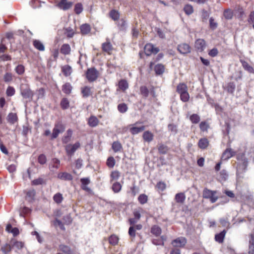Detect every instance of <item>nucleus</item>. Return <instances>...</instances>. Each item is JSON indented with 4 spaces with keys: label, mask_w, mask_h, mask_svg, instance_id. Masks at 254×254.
<instances>
[{
    "label": "nucleus",
    "mask_w": 254,
    "mask_h": 254,
    "mask_svg": "<svg viewBox=\"0 0 254 254\" xmlns=\"http://www.w3.org/2000/svg\"><path fill=\"white\" fill-rule=\"evenodd\" d=\"M54 50L53 56L55 59L58 57L59 50L61 53H64V32L63 30H59L58 31L57 36L56 37L54 42Z\"/></svg>",
    "instance_id": "1"
},
{
    "label": "nucleus",
    "mask_w": 254,
    "mask_h": 254,
    "mask_svg": "<svg viewBox=\"0 0 254 254\" xmlns=\"http://www.w3.org/2000/svg\"><path fill=\"white\" fill-rule=\"evenodd\" d=\"M80 143L77 141L74 144L69 143L65 146L66 153L69 160L71 159L75 152L80 148Z\"/></svg>",
    "instance_id": "2"
},
{
    "label": "nucleus",
    "mask_w": 254,
    "mask_h": 254,
    "mask_svg": "<svg viewBox=\"0 0 254 254\" xmlns=\"http://www.w3.org/2000/svg\"><path fill=\"white\" fill-rule=\"evenodd\" d=\"M216 193V191L205 188L202 192V196L204 198L210 199L211 203H214L218 198V197L215 195Z\"/></svg>",
    "instance_id": "3"
},
{
    "label": "nucleus",
    "mask_w": 254,
    "mask_h": 254,
    "mask_svg": "<svg viewBox=\"0 0 254 254\" xmlns=\"http://www.w3.org/2000/svg\"><path fill=\"white\" fill-rule=\"evenodd\" d=\"M20 93L24 98L30 99L32 98L33 94L30 89L29 86L27 84H21L20 85Z\"/></svg>",
    "instance_id": "4"
},
{
    "label": "nucleus",
    "mask_w": 254,
    "mask_h": 254,
    "mask_svg": "<svg viewBox=\"0 0 254 254\" xmlns=\"http://www.w3.org/2000/svg\"><path fill=\"white\" fill-rule=\"evenodd\" d=\"M86 78L89 82L95 81L98 77L99 72L94 67L88 68L86 72Z\"/></svg>",
    "instance_id": "5"
},
{
    "label": "nucleus",
    "mask_w": 254,
    "mask_h": 254,
    "mask_svg": "<svg viewBox=\"0 0 254 254\" xmlns=\"http://www.w3.org/2000/svg\"><path fill=\"white\" fill-rule=\"evenodd\" d=\"M144 53L147 56H150L151 54H157L159 51V49L157 47H155L151 44H147L144 47Z\"/></svg>",
    "instance_id": "6"
},
{
    "label": "nucleus",
    "mask_w": 254,
    "mask_h": 254,
    "mask_svg": "<svg viewBox=\"0 0 254 254\" xmlns=\"http://www.w3.org/2000/svg\"><path fill=\"white\" fill-rule=\"evenodd\" d=\"M63 125L62 123H57L53 130V133L51 136V139H54L57 138L60 132L63 130Z\"/></svg>",
    "instance_id": "7"
},
{
    "label": "nucleus",
    "mask_w": 254,
    "mask_h": 254,
    "mask_svg": "<svg viewBox=\"0 0 254 254\" xmlns=\"http://www.w3.org/2000/svg\"><path fill=\"white\" fill-rule=\"evenodd\" d=\"M177 49L182 54H187L190 52V46L186 43H183L179 45L178 46Z\"/></svg>",
    "instance_id": "8"
},
{
    "label": "nucleus",
    "mask_w": 254,
    "mask_h": 254,
    "mask_svg": "<svg viewBox=\"0 0 254 254\" xmlns=\"http://www.w3.org/2000/svg\"><path fill=\"white\" fill-rule=\"evenodd\" d=\"M138 124V122H136L135 124L132 125V127L129 128V131L132 134H136L139 132L143 131L145 127L144 126H142L139 127H136V126Z\"/></svg>",
    "instance_id": "9"
},
{
    "label": "nucleus",
    "mask_w": 254,
    "mask_h": 254,
    "mask_svg": "<svg viewBox=\"0 0 254 254\" xmlns=\"http://www.w3.org/2000/svg\"><path fill=\"white\" fill-rule=\"evenodd\" d=\"M186 243L187 241L185 238L180 237L173 240L172 244L174 247H182L186 245Z\"/></svg>",
    "instance_id": "10"
},
{
    "label": "nucleus",
    "mask_w": 254,
    "mask_h": 254,
    "mask_svg": "<svg viewBox=\"0 0 254 254\" xmlns=\"http://www.w3.org/2000/svg\"><path fill=\"white\" fill-rule=\"evenodd\" d=\"M76 26L75 23L73 22V24L67 28L64 31V35H66L68 38H71L73 37L75 33Z\"/></svg>",
    "instance_id": "11"
},
{
    "label": "nucleus",
    "mask_w": 254,
    "mask_h": 254,
    "mask_svg": "<svg viewBox=\"0 0 254 254\" xmlns=\"http://www.w3.org/2000/svg\"><path fill=\"white\" fill-rule=\"evenodd\" d=\"M195 47L198 52H202L205 48V41L201 39H197L195 43Z\"/></svg>",
    "instance_id": "12"
},
{
    "label": "nucleus",
    "mask_w": 254,
    "mask_h": 254,
    "mask_svg": "<svg viewBox=\"0 0 254 254\" xmlns=\"http://www.w3.org/2000/svg\"><path fill=\"white\" fill-rule=\"evenodd\" d=\"M56 217L59 216V211L57 212L55 214ZM52 225L58 229L59 228L61 230H64V224L62 221L58 219V217H56L55 220L52 221Z\"/></svg>",
    "instance_id": "13"
},
{
    "label": "nucleus",
    "mask_w": 254,
    "mask_h": 254,
    "mask_svg": "<svg viewBox=\"0 0 254 254\" xmlns=\"http://www.w3.org/2000/svg\"><path fill=\"white\" fill-rule=\"evenodd\" d=\"M235 152L231 148H227L223 152L221 159L224 160H227L234 155Z\"/></svg>",
    "instance_id": "14"
},
{
    "label": "nucleus",
    "mask_w": 254,
    "mask_h": 254,
    "mask_svg": "<svg viewBox=\"0 0 254 254\" xmlns=\"http://www.w3.org/2000/svg\"><path fill=\"white\" fill-rule=\"evenodd\" d=\"M142 137L145 141L150 142L153 140L154 135L151 132L147 130L144 132Z\"/></svg>",
    "instance_id": "15"
},
{
    "label": "nucleus",
    "mask_w": 254,
    "mask_h": 254,
    "mask_svg": "<svg viewBox=\"0 0 254 254\" xmlns=\"http://www.w3.org/2000/svg\"><path fill=\"white\" fill-rule=\"evenodd\" d=\"M33 45L34 47L39 51H44L45 50V46L44 44L38 40H33Z\"/></svg>",
    "instance_id": "16"
},
{
    "label": "nucleus",
    "mask_w": 254,
    "mask_h": 254,
    "mask_svg": "<svg viewBox=\"0 0 254 254\" xmlns=\"http://www.w3.org/2000/svg\"><path fill=\"white\" fill-rule=\"evenodd\" d=\"M175 199L177 203H183L186 199V196L184 193L180 192L176 194Z\"/></svg>",
    "instance_id": "17"
},
{
    "label": "nucleus",
    "mask_w": 254,
    "mask_h": 254,
    "mask_svg": "<svg viewBox=\"0 0 254 254\" xmlns=\"http://www.w3.org/2000/svg\"><path fill=\"white\" fill-rule=\"evenodd\" d=\"M248 253L249 254H254V234L251 235Z\"/></svg>",
    "instance_id": "18"
},
{
    "label": "nucleus",
    "mask_w": 254,
    "mask_h": 254,
    "mask_svg": "<svg viewBox=\"0 0 254 254\" xmlns=\"http://www.w3.org/2000/svg\"><path fill=\"white\" fill-rule=\"evenodd\" d=\"M12 249V247L9 244L6 243L1 246L0 251L3 254H7Z\"/></svg>",
    "instance_id": "19"
},
{
    "label": "nucleus",
    "mask_w": 254,
    "mask_h": 254,
    "mask_svg": "<svg viewBox=\"0 0 254 254\" xmlns=\"http://www.w3.org/2000/svg\"><path fill=\"white\" fill-rule=\"evenodd\" d=\"M241 63L243 68L250 73H254V69L247 62L241 61Z\"/></svg>",
    "instance_id": "20"
},
{
    "label": "nucleus",
    "mask_w": 254,
    "mask_h": 254,
    "mask_svg": "<svg viewBox=\"0 0 254 254\" xmlns=\"http://www.w3.org/2000/svg\"><path fill=\"white\" fill-rule=\"evenodd\" d=\"M177 92L180 94L188 91L187 86L184 83L179 84L177 88Z\"/></svg>",
    "instance_id": "21"
},
{
    "label": "nucleus",
    "mask_w": 254,
    "mask_h": 254,
    "mask_svg": "<svg viewBox=\"0 0 254 254\" xmlns=\"http://www.w3.org/2000/svg\"><path fill=\"white\" fill-rule=\"evenodd\" d=\"M208 143L209 142L207 139L205 138H201L199 140L198 146L201 149H205L208 146Z\"/></svg>",
    "instance_id": "22"
},
{
    "label": "nucleus",
    "mask_w": 254,
    "mask_h": 254,
    "mask_svg": "<svg viewBox=\"0 0 254 254\" xmlns=\"http://www.w3.org/2000/svg\"><path fill=\"white\" fill-rule=\"evenodd\" d=\"M158 149L160 154H165L168 152L169 148L167 146L161 143L158 144Z\"/></svg>",
    "instance_id": "23"
},
{
    "label": "nucleus",
    "mask_w": 254,
    "mask_h": 254,
    "mask_svg": "<svg viewBox=\"0 0 254 254\" xmlns=\"http://www.w3.org/2000/svg\"><path fill=\"white\" fill-rule=\"evenodd\" d=\"M112 148L115 152L121 151L122 149V146L119 141H114L112 144Z\"/></svg>",
    "instance_id": "24"
},
{
    "label": "nucleus",
    "mask_w": 254,
    "mask_h": 254,
    "mask_svg": "<svg viewBox=\"0 0 254 254\" xmlns=\"http://www.w3.org/2000/svg\"><path fill=\"white\" fill-rule=\"evenodd\" d=\"M102 49L104 52L109 53L112 49V46L109 41L102 44Z\"/></svg>",
    "instance_id": "25"
},
{
    "label": "nucleus",
    "mask_w": 254,
    "mask_h": 254,
    "mask_svg": "<svg viewBox=\"0 0 254 254\" xmlns=\"http://www.w3.org/2000/svg\"><path fill=\"white\" fill-rule=\"evenodd\" d=\"M51 2L54 4V5L61 9H64V0H53Z\"/></svg>",
    "instance_id": "26"
},
{
    "label": "nucleus",
    "mask_w": 254,
    "mask_h": 254,
    "mask_svg": "<svg viewBox=\"0 0 254 254\" xmlns=\"http://www.w3.org/2000/svg\"><path fill=\"white\" fill-rule=\"evenodd\" d=\"M151 232L155 236H158L161 233V229L159 226L154 225L151 228Z\"/></svg>",
    "instance_id": "27"
},
{
    "label": "nucleus",
    "mask_w": 254,
    "mask_h": 254,
    "mask_svg": "<svg viewBox=\"0 0 254 254\" xmlns=\"http://www.w3.org/2000/svg\"><path fill=\"white\" fill-rule=\"evenodd\" d=\"M81 33L82 34H87L90 31V27L87 24H84L80 26Z\"/></svg>",
    "instance_id": "28"
},
{
    "label": "nucleus",
    "mask_w": 254,
    "mask_h": 254,
    "mask_svg": "<svg viewBox=\"0 0 254 254\" xmlns=\"http://www.w3.org/2000/svg\"><path fill=\"white\" fill-rule=\"evenodd\" d=\"M154 70L157 74L160 75L164 71V65L161 64H158L155 66Z\"/></svg>",
    "instance_id": "29"
},
{
    "label": "nucleus",
    "mask_w": 254,
    "mask_h": 254,
    "mask_svg": "<svg viewBox=\"0 0 254 254\" xmlns=\"http://www.w3.org/2000/svg\"><path fill=\"white\" fill-rule=\"evenodd\" d=\"M99 121L95 117H91L88 120V124L90 127H95L98 124Z\"/></svg>",
    "instance_id": "30"
},
{
    "label": "nucleus",
    "mask_w": 254,
    "mask_h": 254,
    "mask_svg": "<svg viewBox=\"0 0 254 254\" xmlns=\"http://www.w3.org/2000/svg\"><path fill=\"white\" fill-rule=\"evenodd\" d=\"M81 92L84 97H87L91 94V88L88 86H85L82 88Z\"/></svg>",
    "instance_id": "31"
},
{
    "label": "nucleus",
    "mask_w": 254,
    "mask_h": 254,
    "mask_svg": "<svg viewBox=\"0 0 254 254\" xmlns=\"http://www.w3.org/2000/svg\"><path fill=\"white\" fill-rule=\"evenodd\" d=\"M226 232L224 230L219 234H216L215 237V240L219 242L222 243L223 241Z\"/></svg>",
    "instance_id": "32"
},
{
    "label": "nucleus",
    "mask_w": 254,
    "mask_h": 254,
    "mask_svg": "<svg viewBox=\"0 0 254 254\" xmlns=\"http://www.w3.org/2000/svg\"><path fill=\"white\" fill-rule=\"evenodd\" d=\"M128 83L125 80H121L119 82V87L120 89L125 91L128 88Z\"/></svg>",
    "instance_id": "33"
},
{
    "label": "nucleus",
    "mask_w": 254,
    "mask_h": 254,
    "mask_svg": "<svg viewBox=\"0 0 254 254\" xmlns=\"http://www.w3.org/2000/svg\"><path fill=\"white\" fill-rule=\"evenodd\" d=\"M7 120L9 123H14L17 120L16 114L13 113H9L7 116Z\"/></svg>",
    "instance_id": "34"
},
{
    "label": "nucleus",
    "mask_w": 254,
    "mask_h": 254,
    "mask_svg": "<svg viewBox=\"0 0 254 254\" xmlns=\"http://www.w3.org/2000/svg\"><path fill=\"white\" fill-rule=\"evenodd\" d=\"M224 16L227 19H231L233 16V12L230 9H226L224 12Z\"/></svg>",
    "instance_id": "35"
},
{
    "label": "nucleus",
    "mask_w": 254,
    "mask_h": 254,
    "mask_svg": "<svg viewBox=\"0 0 254 254\" xmlns=\"http://www.w3.org/2000/svg\"><path fill=\"white\" fill-rule=\"evenodd\" d=\"M60 166V161L56 159H53L52 161V167H50V169L52 171H55V169L59 168Z\"/></svg>",
    "instance_id": "36"
},
{
    "label": "nucleus",
    "mask_w": 254,
    "mask_h": 254,
    "mask_svg": "<svg viewBox=\"0 0 254 254\" xmlns=\"http://www.w3.org/2000/svg\"><path fill=\"white\" fill-rule=\"evenodd\" d=\"M30 211L31 210L29 208L27 207H23L20 208V215L22 217H25V215L29 214Z\"/></svg>",
    "instance_id": "37"
},
{
    "label": "nucleus",
    "mask_w": 254,
    "mask_h": 254,
    "mask_svg": "<svg viewBox=\"0 0 254 254\" xmlns=\"http://www.w3.org/2000/svg\"><path fill=\"white\" fill-rule=\"evenodd\" d=\"M228 178V174L227 171L225 170H222L220 172L219 179L221 181H225Z\"/></svg>",
    "instance_id": "38"
},
{
    "label": "nucleus",
    "mask_w": 254,
    "mask_h": 254,
    "mask_svg": "<svg viewBox=\"0 0 254 254\" xmlns=\"http://www.w3.org/2000/svg\"><path fill=\"white\" fill-rule=\"evenodd\" d=\"M140 94L144 97L146 98L148 96L149 91L146 86H142L140 87Z\"/></svg>",
    "instance_id": "39"
},
{
    "label": "nucleus",
    "mask_w": 254,
    "mask_h": 254,
    "mask_svg": "<svg viewBox=\"0 0 254 254\" xmlns=\"http://www.w3.org/2000/svg\"><path fill=\"white\" fill-rule=\"evenodd\" d=\"M63 195L62 194L60 193H57L55 194L53 197V199L55 202L57 203H60L62 202L63 200Z\"/></svg>",
    "instance_id": "40"
},
{
    "label": "nucleus",
    "mask_w": 254,
    "mask_h": 254,
    "mask_svg": "<svg viewBox=\"0 0 254 254\" xmlns=\"http://www.w3.org/2000/svg\"><path fill=\"white\" fill-rule=\"evenodd\" d=\"M122 188V186L119 182H116L112 186V190L115 192H119Z\"/></svg>",
    "instance_id": "41"
},
{
    "label": "nucleus",
    "mask_w": 254,
    "mask_h": 254,
    "mask_svg": "<svg viewBox=\"0 0 254 254\" xmlns=\"http://www.w3.org/2000/svg\"><path fill=\"white\" fill-rule=\"evenodd\" d=\"M190 119L193 124H197L200 121L199 116L195 114L191 115Z\"/></svg>",
    "instance_id": "42"
},
{
    "label": "nucleus",
    "mask_w": 254,
    "mask_h": 254,
    "mask_svg": "<svg viewBox=\"0 0 254 254\" xmlns=\"http://www.w3.org/2000/svg\"><path fill=\"white\" fill-rule=\"evenodd\" d=\"M184 10L185 13L188 15L191 14L193 11V7L190 4L186 5L184 8Z\"/></svg>",
    "instance_id": "43"
},
{
    "label": "nucleus",
    "mask_w": 254,
    "mask_h": 254,
    "mask_svg": "<svg viewBox=\"0 0 254 254\" xmlns=\"http://www.w3.org/2000/svg\"><path fill=\"white\" fill-rule=\"evenodd\" d=\"M15 70L18 74L21 75L24 73L25 68L23 65L19 64L16 67Z\"/></svg>",
    "instance_id": "44"
},
{
    "label": "nucleus",
    "mask_w": 254,
    "mask_h": 254,
    "mask_svg": "<svg viewBox=\"0 0 254 254\" xmlns=\"http://www.w3.org/2000/svg\"><path fill=\"white\" fill-rule=\"evenodd\" d=\"M110 16L114 20H118L120 17L119 13L115 10H112L110 11Z\"/></svg>",
    "instance_id": "45"
},
{
    "label": "nucleus",
    "mask_w": 254,
    "mask_h": 254,
    "mask_svg": "<svg viewBox=\"0 0 254 254\" xmlns=\"http://www.w3.org/2000/svg\"><path fill=\"white\" fill-rule=\"evenodd\" d=\"M118 109L120 112L124 113L127 112V107L125 103L120 104L118 106Z\"/></svg>",
    "instance_id": "46"
},
{
    "label": "nucleus",
    "mask_w": 254,
    "mask_h": 254,
    "mask_svg": "<svg viewBox=\"0 0 254 254\" xmlns=\"http://www.w3.org/2000/svg\"><path fill=\"white\" fill-rule=\"evenodd\" d=\"M83 11L82 5L80 3L75 4L74 7V11L77 14H79Z\"/></svg>",
    "instance_id": "47"
},
{
    "label": "nucleus",
    "mask_w": 254,
    "mask_h": 254,
    "mask_svg": "<svg viewBox=\"0 0 254 254\" xmlns=\"http://www.w3.org/2000/svg\"><path fill=\"white\" fill-rule=\"evenodd\" d=\"M180 95L181 100L183 102H186L189 101V100L190 99V95H189L188 91L186 92L180 94Z\"/></svg>",
    "instance_id": "48"
},
{
    "label": "nucleus",
    "mask_w": 254,
    "mask_h": 254,
    "mask_svg": "<svg viewBox=\"0 0 254 254\" xmlns=\"http://www.w3.org/2000/svg\"><path fill=\"white\" fill-rule=\"evenodd\" d=\"M138 200L141 204H145L147 201V196L144 194H140L138 197Z\"/></svg>",
    "instance_id": "49"
},
{
    "label": "nucleus",
    "mask_w": 254,
    "mask_h": 254,
    "mask_svg": "<svg viewBox=\"0 0 254 254\" xmlns=\"http://www.w3.org/2000/svg\"><path fill=\"white\" fill-rule=\"evenodd\" d=\"M109 241L111 245H115L118 242V238L116 235H111L109 239Z\"/></svg>",
    "instance_id": "50"
},
{
    "label": "nucleus",
    "mask_w": 254,
    "mask_h": 254,
    "mask_svg": "<svg viewBox=\"0 0 254 254\" xmlns=\"http://www.w3.org/2000/svg\"><path fill=\"white\" fill-rule=\"evenodd\" d=\"M115 164V161L113 157H110L107 160V165L109 167L113 168Z\"/></svg>",
    "instance_id": "51"
},
{
    "label": "nucleus",
    "mask_w": 254,
    "mask_h": 254,
    "mask_svg": "<svg viewBox=\"0 0 254 254\" xmlns=\"http://www.w3.org/2000/svg\"><path fill=\"white\" fill-rule=\"evenodd\" d=\"M3 80L5 82H8L12 80V75L11 73L6 72L3 76Z\"/></svg>",
    "instance_id": "52"
},
{
    "label": "nucleus",
    "mask_w": 254,
    "mask_h": 254,
    "mask_svg": "<svg viewBox=\"0 0 254 254\" xmlns=\"http://www.w3.org/2000/svg\"><path fill=\"white\" fill-rule=\"evenodd\" d=\"M12 246L17 249L20 250L24 247V243L20 241H15L13 243Z\"/></svg>",
    "instance_id": "53"
},
{
    "label": "nucleus",
    "mask_w": 254,
    "mask_h": 254,
    "mask_svg": "<svg viewBox=\"0 0 254 254\" xmlns=\"http://www.w3.org/2000/svg\"><path fill=\"white\" fill-rule=\"evenodd\" d=\"M15 91L14 88L11 86H8L6 89V95L8 96H12L15 94Z\"/></svg>",
    "instance_id": "54"
},
{
    "label": "nucleus",
    "mask_w": 254,
    "mask_h": 254,
    "mask_svg": "<svg viewBox=\"0 0 254 254\" xmlns=\"http://www.w3.org/2000/svg\"><path fill=\"white\" fill-rule=\"evenodd\" d=\"M120 177V173L118 171H114L111 174V181L117 180Z\"/></svg>",
    "instance_id": "55"
},
{
    "label": "nucleus",
    "mask_w": 254,
    "mask_h": 254,
    "mask_svg": "<svg viewBox=\"0 0 254 254\" xmlns=\"http://www.w3.org/2000/svg\"><path fill=\"white\" fill-rule=\"evenodd\" d=\"M72 71L71 67L68 65L64 66V75H70Z\"/></svg>",
    "instance_id": "56"
},
{
    "label": "nucleus",
    "mask_w": 254,
    "mask_h": 254,
    "mask_svg": "<svg viewBox=\"0 0 254 254\" xmlns=\"http://www.w3.org/2000/svg\"><path fill=\"white\" fill-rule=\"evenodd\" d=\"M38 162L41 164H44L46 162V157L44 154H41L38 158Z\"/></svg>",
    "instance_id": "57"
},
{
    "label": "nucleus",
    "mask_w": 254,
    "mask_h": 254,
    "mask_svg": "<svg viewBox=\"0 0 254 254\" xmlns=\"http://www.w3.org/2000/svg\"><path fill=\"white\" fill-rule=\"evenodd\" d=\"M199 127L202 131H206L208 127V125L205 122H202L199 124Z\"/></svg>",
    "instance_id": "58"
},
{
    "label": "nucleus",
    "mask_w": 254,
    "mask_h": 254,
    "mask_svg": "<svg viewBox=\"0 0 254 254\" xmlns=\"http://www.w3.org/2000/svg\"><path fill=\"white\" fill-rule=\"evenodd\" d=\"M152 243L155 245H164V239L163 237L160 239H154L152 240Z\"/></svg>",
    "instance_id": "59"
},
{
    "label": "nucleus",
    "mask_w": 254,
    "mask_h": 254,
    "mask_svg": "<svg viewBox=\"0 0 254 254\" xmlns=\"http://www.w3.org/2000/svg\"><path fill=\"white\" fill-rule=\"evenodd\" d=\"M157 188L161 190H164L166 188V185L164 182H159L156 185Z\"/></svg>",
    "instance_id": "60"
},
{
    "label": "nucleus",
    "mask_w": 254,
    "mask_h": 254,
    "mask_svg": "<svg viewBox=\"0 0 254 254\" xmlns=\"http://www.w3.org/2000/svg\"><path fill=\"white\" fill-rule=\"evenodd\" d=\"M209 25L210 27L212 29H215L217 27V24L214 22V19L212 17H211L209 19Z\"/></svg>",
    "instance_id": "61"
},
{
    "label": "nucleus",
    "mask_w": 254,
    "mask_h": 254,
    "mask_svg": "<svg viewBox=\"0 0 254 254\" xmlns=\"http://www.w3.org/2000/svg\"><path fill=\"white\" fill-rule=\"evenodd\" d=\"M218 50L216 48H213L209 51L208 54L210 56L214 57L218 55Z\"/></svg>",
    "instance_id": "62"
},
{
    "label": "nucleus",
    "mask_w": 254,
    "mask_h": 254,
    "mask_svg": "<svg viewBox=\"0 0 254 254\" xmlns=\"http://www.w3.org/2000/svg\"><path fill=\"white\" fill-rule=\"evenodd\" d=\"M72 90V87L69 83L64 84V93H69Z\"/></svg>",
    "instance_id": "63"
},
{
    "label": "nucleus",
    "mask_w": 254,
    "mask_h": 254,
    "mask_svg": "<svg viewBox=\"0 0 254 254\" xmlns=\"http://www.w3.org/2000/svg\"><path fill=\"white\" fill-rule=\"evenodd\" d=\"M248 21L249 23L254 22V11L250 13Z\"/></svg>",
    "instance_id": "64"
}]
</instances>
